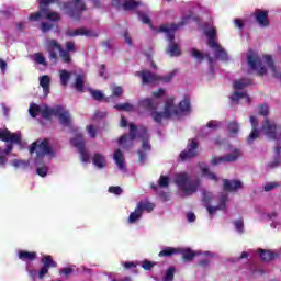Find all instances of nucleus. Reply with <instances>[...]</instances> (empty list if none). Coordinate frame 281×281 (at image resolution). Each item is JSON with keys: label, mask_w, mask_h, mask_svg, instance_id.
I'll return each instance as SVG.
<instances>
[{"label": "nucleus", "mask_w": 281, "mask_h": 281, "mask_svg": "<svg viewBox=\"0 0 281 281\" xmlns=\"http://www.w3.org/2000/svg\"><path fill=\"white\" fill-rule=\"evenodd\" d=\"M36 148L38 150L36 151ZM30 155H34L36 153L34 162L37 166L36 172L38 177H47V172H49V168L45 165V157H56V153H54V148H52V144L49 143V138L37 139L30 145L29 148Z\"/></svg>", "instance_id": "nucleus-1"}, {"label": "nucleus", "mask_w": 281, "mask_h": 281, "mask_svg": "<svg viewBox=\"0 0 281 281\" xmlns=\"http://www.w3.org/2000/svg\"><path fill=\"white\" fill-rule=\"evenodd\" d=\"M29 113L31 117H36L38 113H42V117H44V120H52L53 117H58L61 126H71V114H69V111L63 110V106H45L44 109H41V106H30Z\"/></svg>", "instance_id": "nucleus-2"}, {"label": "nucleus", "mask_w": 281, "mask_h": 281, "mask_svg": "<svg viewBox=\"0 0 281 281\" xmlns=\"http://www.w3.org/2000/svg\"><path fill=\"white\" fill-rule=\"evenodd\" d=\"M128 137L131 142H134V139H142V150H138V161L144 165L146 161V153L153 148L150 145V135H148V128L146 127H139L137 130V125L135 123H130V134Z\"/></svg>", "instance_id": "nucleus-3"}, {"label": "nucleus", "mask_w": 281, "mask_h": 281, "mask_svg": "<svg viewBox=\"0 0 281 281\" xmlns=\"http://www.w3.org/2000/svg\"><path fill=\"white\" fill-rule=\"evenodd\" d=\"M188 21H190V16L182 18V21L178 24H162L159 27V32H164L167 35L169 41V54L170 56H181V49L179 48V44L175 43V33L179 27H183V25H188Z\"/></svg>", "instance_id": "nucleus-4"}, {"label": "nucleus", "mask_w": 281, "mask_h": 281, "mask_svg": "<svg viewBox=\"0 0 281 281\" xmlns=\"http://www.w3.org/2000/svg\"><path fill=\"white\" fill-rule=\"evenodd\" d=\"M190 106H165L164 112L157 111V106H147L146 111L156 124L161 125L164 120L170 117H181L182 113H186Z\"/></svg>", "instance_id": "nucleus-5"}, {"label": "nucleus", "mask_w": 281, "mask_h": 281, "mask_svg": "<svg viewBox=\"0 0 281 281\" xmlns=\"http://www.w3.org/2000/svg\"><path fill=\"white\" fill-rule=\"evenodd\" d=\"M259 115H262L265 117L261 126V132L263 133V135L269 139H272V142H279V144H281V132L278 134V130H280L281 126L278 125L274 120L268 119L269 108L261 106L259 110Z\"/></svg>", "instance_id": "nucleus-6"}, {"label": "nucleus", "mask_w": 281, "mask_h": 281, "mask_svg": "<svg viewBox=\"0 0 281 281\" xmlns=\"http://www.w3.org/2000/svg\"><path fill=\"white\" fill-rule=\"evenodd\" d=\"M175 183L179 190L190 196V194H196L199 192V186H201V179H192L187 172L177 173L175 177Z\"/></svg>", "instance_id": "nucleus-7"}, {"label": "nucleus", "mask_w": 281, "mask_h": 281, "mask_svg": "<svg viewBox=\"0 0 281 281\" xmlns=\"http://www.w3.org/2000/svg\"><path fill=\"white\" fill-rule=\"evenodd\" d=\"M64 10L71 19H80L82 16V12L87 10V5L85 4V0H72L69 2L63 3Z\"/></svg>", "instance_id": "nucleus-8"}, {"label": "nucleus", "mask_w": 281, "mask_h": 281, "mask_svg": "<svg viewBox=\"0 0 281 281\" xmlns=\"http://www.w3.org/2000/svg\"><path fill=\"white\" fill-rule=\"evenodd\" d=\"M247 63L252 71H257V76H265L267 74V68L262 65V59L254 50L248 52Z\"/></svg>", "instance_id": "nucleus-9"}, {"label": "nucleus", "mask_w": 281, "mask_h": 281, "mask_svg": "<svg viewBox=\"0 0 281 281\" xmlns=\"http://www.w3.org/2000/svg\"><path fill=\"white\" fill-rule=\"evenodd\" d=\"M45 49L48 53V59L50 63L56 65V63H58V54L63 52V45H60L57 40L48 38L46 40Z\"/></svg>", "instance_id": "nucleus-10"}, {"label": "nucleus", "mask_w": 281, "mask_h": 281, "mask_svg": "<svg viewBox=\"0 0 281 281\" xmlns=\"http://www.w3.org/2000/svg\"><path fill=\"white\" fill-rule=\"evenodd\" d=\"M199 142L196 138L189 139L187 148L182 150L179 155L181 161H188V159H194L199 155Z\"/></svg>", "instance_id": "nucleus-11"}, {"label": "nucleus", "mask_w": 281, "mask_h": 281, "mask_svg": "<svg viewBox=\"0 0 281 281\" xmlns=\"http://www.w3.org/2000/svg\"><path fill=\"white\" fill-rule=\"evenodd\" d=\"M41 262L43 266L37 273L40 280H43L45 276L49 273L50 269H56V267H58V262L54 261V257L50 255L43 256Z\"/></svg>", "instance_id": "nucleus-12"}, {"label": "nucleus", "mask_w": 281, "mask_h": 281, "mask_svg": "<svg viewBox=\"0 0 281 281\" xmlns=\"http://www.w3.org/2000/svg\"><path fill=\"white\" fill-rule=\"evenodd\" d=\"M238 157H240V151L238 149H234L226 156L213 157L211 159V166H220V164H232L236 161Z\"/></svg>", "instance_id": "nucleus-13"}, {"label": "nucleus", "mask_w": 281, "mask_h": 281, "mask_svg": "<svg viewBox=\"0 0 281 281\" xmlns=\"http://www.w3.org/2000/svg\"><path fill=\"white\" fill-rule=\"evenodd\" d=\"M136 76L140 78L142 85H159V75L150 70H140L136 72Z\"/></svg>", "instance_id": "nucleus-14"}, {"label": "nucleus", "mask_w": 281, "mask_h": 281, "mask_svg": "<svg viewBox=\"0 0 281 281\" xmlns=\"http://www.w3.org/2000/svg\"><path fill=\"white\" fill-rule=\"evenodd\" d=\"M79 137L80 138H72L71 144L72 146H75L76 149H78V153L80 154V157H81V161H83V164H87V161H89L91 156L87 150L85 139H82V135H79Z\"/></svg>", "instance_id": "nucleus-15"}, {"label": "nucleus", "mask_w": 281, "mask_h": 281, "mask_svg": "<svg viewBox=\"0 0 281 281\" xmlns=\"http://www.w3.org/2000/svg\"><path fill=\"white\" fill-rule=\"evenodd\" d=\"M252 16L260 27H269L271 25V20H269V11L256 9Z\"/></svg>", "instance_id": "nucleus-16"}, {"label": "nucleus", "mask_w": 281, "mask_h": 281, "mask_svg": "<svg viewBox=\"0 0 281 281\" xmlns=\"http://www.w3.org/2000/svg\"><path fill=\"white\" fill-rule=\"evenodd\" d=\"M0 140L10 144H21V135L10 132L8 128H0Z\"/></svg>", "instance_id": "nucleus-17"}, {"label": "nucleus", "mask_w": 281, "mask_h": 281, "mask_svg": "<svg viewBox=\"0 0 281 281\" xmlns=\"http://www.w3.org/2000/svg\"><path fill=\"white\" fill-rule=\"evenodd\" d=\"M231 102L233 104H251V98L248 97L247 92L235 91L231 94Z\"/></svg>", "instance_id": "nucleus-18"}, {"label": "nucleus", "mask_w": 281, "mask_h": 281, "mask_svg": "<svg viewBox=\"0 0 281 281\" xmlns=\"http://www.w3.org/2000/svg\"><path fill=\"white\" fill-rule=\"evenodd\" d=\"M259 258L261 262H271L276 258H280V254L271 250L258 249Z\"/></svg>", "instance_id": "nucleus-19"}, {"label": "nucleus", "mask_w": 281, "mask_h": 281, "mask_svg": "<svg viewBox=\"0 0 281 281\" xmlns=\"http://www.w3.org/2000/svg\"><path fill=\"white\" fill-rule=\"evenodd\" d=\"M227 199H228L227 194H222V195H220L217 206L207 205L206 210H207L209 214H211V215L216 214L217 210H225V207H227Z\"/></svg>", "instance_id": "nucleus-20"}, {"label": "nucleus", "mask_w": 281, "mask_h": 281, "mask_svg": "<svg viewBox=\"0 0 281 281\" xmlns=\"http://www.w3.org/2000/svg\"><path fill=\"white\" fill-rule=\"evenodd\" d=\"M243 188V182L240 180H228L224 179V190L226 192H236Z\"/></svg>", "instance_id": "nucleus-21"}, {"label": "nucleus", "mask_w": 281, "mask_h": 281, "mask_svg": "<svg viewBox=\"0 0 281 281\" xmlns=\"http://www.w3.org/2000/svg\"><path fill=\"white\" fill-rule=\"evenodd\" d=\"M67 36H72V37L74 36H87L88 38H93V37L98 36V34H95L91 30H85V29L80 27L75 31H68Z\"/></svg>", "instance_id": "nucleus-22"}, {"label": "nucleus", "mask_w": 281, "mask_h": 281, "mask_svg": "<svg viewBox=\"0 0 281 281\" xmlns=\"http://www.w3.org/2000/svg\"><path fill=\"white\" fill-rule=\"evenodd\" d=\"M37 256L36 251L20 250L18 252V258L22 260V262H34Z\"/></svg>", "instance_id": "nucleus-23"}, {"label": "nucleus", "mask_w": 281, "mask_h": 281, "mask_svg": "<svg viewBox=\"0 0 281 281\" xmlns=\"http://www.w3.org/2000/svg\"><path fill=\"white\" fill-rule=\"evenodd\" d=\"M183 262H192L196 258V252L191 248H179Z\"/></svg>", "instance_id": "nucleus-24"}, {"label": "nucleus", "mask_w": 281, "mask_h": 281, "mask_svg": "<svg viewBox=\"0 0 281 281\" xmlns=\"http://www.w3.org/2000/svg\"><path fill=\"white\" fill-rule=\"evenodd\" d=\"M136 209L139 210L142 214H144V212L150 213L153 212V210H155V204H153V202H149L148 200H145L138 202Z\"/></svg>", "instance_id": "nucleus-25"}, {"label": "nucleus", "mask_w": 281, "mask_h": 281, "mask_svg": "<svg viewBox=\"0 0 281 281\" xmlns=\"http://www.w3.org/2000/svg\"><path fill=\"white\" fill-rule=\"evenodd\" d=\"M211 49H215V56L217 60L227 61L229 60V56L227 55V52L225 48H222L218 44L217 46H211Z\"/></svg>", "instance_id": "nucleus-26"}, {"label": "nucleus", "mask_w": 281, "mask_h": 281, "mask_svg": "<svg viewBox=\"0 0 281 281\" xmlns=\"http://www.w3.org/2000/svg\"><path fill=\"white\" fill-rule=\"evenodd\" d=\"M72 87L78 93H85V76L77 75Z\"/></svg>", "instance_id": "nucleus-27"}, {"label": "nucleus", "mask_w": 281, "mask_h": 281, "mask_svg": "<svg viewBox=\"0 0 281 281\" xmlns=\"http://www.w3.org/2000/svg\"><path fill=\"white\" fill-rule=\"evenodd\" d=\"M52 85V78L48 75H44L40 78V86L44 91V95H49V86Z\"/></svg>", "instance_id": "nucleus-28"}, {"label": "nucleus", "mask_w": 281, "mask_h": 281, "mask_svg": "<svg viewBox=\"0 0 281 281\" xmlns=\"http://www.w3.org/2000/svg\"><path fill=\"white\" fill-rule=\"evenodd\" d=\"M159 258H172V256H179V248L166 247L158 254Z\"/></svg>", "instance_id": "nucleus-29"}, {"label": "nucleus", "mask_w": 281, "mask_h": 281, "mask_svg": "<svg viewBox=\"0 0 281 281\" xmlns=\"http://www.w3.org/2000/svg\"><path fill=\"white\" fill-rule=\"evenodd\" d=\"M142 5L140 1L137 0H125L123 3L122 10H125V12H133V10H137Z\"/></svg>", "instance_id": "nucleus-30"}, {"label": "nucleus", "mask_w": 281, "mask_h": 281, "mask_svg": "<svg viewBox=\"0 0 281 281\" xmlns=\"http://www.w3.org/2000/svg\"><path fill=\"white\" fill-rule=\"evenodd\" d=\"M205 36H207V46L209 47H217L218 43H216V29H210L205 31Z\"/></svg>", "instance_id": "nucleus-31"}, {"label": "nucleus", "mask_w": 281, "mask_h": 281, "mask_svg": "<svg viewBox=\"0 0 281 281\" xmlns=\"http://www.w3.org/2000/svg\"><path fill=\"white\" fill-rule=\"evenodd\" d=\"M113 158L120 170H124V168H126V164L124 162V154H122L121 149H116L114 151Z\"/></svg>", "instance_id": "nucleus-32"}, {"label": "nucleus", "mask_w": 281, "mask_h": 281, "mask_svg": "<svg viewBox=\"0 0 281 281\" xmlns=\"http://www.w3.org/2000/svg\"><path fill=\"white\" fill-rule=\"evenodd\" d=\"M251 85V79H239L234 81L233 88L235 91H240L243 89H246V87H249Z\"/></svg>", "instance_id": "nucleus-33"}, {"label": "nucleus", "mask_w": 281, "mask_h": 281, "mask_svg": "<svg viewBox=\"0 0 281 281\" xmlns=\"http://www.w3.org/2000/svg\"><path fill=\"white\" fill-rule=\"evenodd\" d=\"M104 156L100 153H95L93 155L92 158V164L93 166H95L97 168H99V170H102V168H104Z\"/></svg>", "instance_id": "nucleus-34"}, {"label": "nucleus", "mask_w": 281, "mask_h": 281, "mask_svg": "<svg viewBox=\"0 0 281 281\" xmlns=\"http://www.w3.org/2000/svg\"><path fill=\"white\" fill-rule=\"evenodd\" d=\"M44 18L47 21H52L54 23H58L60 21V13L52 11V9H48L47 12H43Z\"/></svg>", "instance_id": "nucleus-35"}, {"label": "nucleus", "mask_w": 281, "mask_h": 281, "mask_svg": "<svg viewBox=\"0 0 281 281\" xmlns=\"http://www.w3.org/2000/svg\"><path fill=\"white\" fill-rule=\"evenodd\" d=\"M54 3H60V0H40L38 1V9L42 10V12H47L49 9V5Z\"/></svg>", "instance_id": "nucleus-36"}, {"label": "nucleus", "mask_w": 281, "mask_h": 281, "mask_svg": "<svg viewBox=\"0 0 281 281\" xmlns=\"http://www.w3.org/2000/svg\"><path fill=\"white\" fill-rule=\"evenodd\" d=\"M89 93L91 98L97 102H106V97H104V93H102V91L89 89Z\"/></svg>", "instance_id": "nucleus-37"}, {"label": "nucleus", "mask_w": 281, "mask_h": 281, "mask_svg": "<svg viewBox=\"0 0 281 281\" xmlns=\"http://www.w3.org/2000/svg\"><path fill=\"white\" fill-rule=\"evenodd\" d=\"M274 160L272 162L268 164V168H278V166H280V155H281V146H277L274 147Z\"/></svg>", "instance_id": "nucleus-38"}, {"label": "nucleus", "mask_w": 281, "mask_h": 281, "mask_svg": "<svg viewBox=\"0 0 281 281\" xmlns=\"http://www.w3.org/2000/svg\"><path fill=\"white\" fill-rule=\"evenodd\" d=\"M200 169L202 171V175H204V177H207V179H211V181H218V177L216 176V173L210 171V168L207 166H200Z\"/></svg>", "instance_id": "nucleus-39"}, {"label": "nucleus", "mask_w": 281, "mask_h": 281, "mask_svg": "<svg viewBox=\"0 0 281 281\" xmlns=\"http://www.w3.org/2000/svg\"><path fill=\"white\" fill-rule=\"evenodd\" d=\"M59 78H60V82L63 85V87H67V85L69 83V79L71 78V74H69V71L67 70H60L59 72Z\"/></svg>", "instance_id": "nucleus-40"}, {"label": "nucleus", "mask_w": 281, "mask_h": 281, "mask_svg": "<svg viewBox=\"0 0 281 281\" xmlns=\"http://www.w3.org/2000/svg\"><path fill=\"white\" fill-rule=\"evenodd\" d=\"M258 137H260V130L252 128L250 134L247 137V144H254V142H256Z\"/></svg>", "instance_id": "nucleus-41"}, {"label": "nucleus", "mask_w": 281, "mask_h": 281, "mask_svg": "<svg viewBox=\"0 0 281 281\" xmlns=\"http://www.w3.org/2000/svg\"><path fill=\"white\" fill-rule=\"evenodd\" d=\"M191 56L195 60H199V63H203V60H205V54L196 48H191Z\"/></svg>", "instance_id": "nucleus-42"}, {"label": "nucleus", "mask_w": 281, "mask_h": 281, "mask_svg": "<svg viewBox=\"0 0 281 281\" xmlns=\"http://www.w3.org/2000/svg\"><path fill=\"white\" fill-rule=\"evenodd\" d=\"M12 166H14V168H22L23 170H26V168H30V160L14 159L12 161Z\"/></svg>", "instance_id": "nucleus-43"}, {"label": "nucleus", "mask_w": 281, "mask_h": 281, "mask_svg": "<svg viewBox=\"0 0 281 281\" xmlns=\"http://www.w3.org/2000/svg\"><path fill=\"white\" fill-rule=\"evenodd\" d=\"M59 57L61 58L63 63H65L66 65H69L71 63V54L65 50V48H61L59 53Z\"/></svg>", "instance_id": "nucleus-44"}, {"label": "nucleus", "mask_w": 281, "mask_h": 281, "mask_svg": "<svg viewBox=\"0 0 281 281\" xmlns=\"http://www.w3.org/2000/svg\"><path fill=\"white\" fill-rule=\"evenodd\" d=\"M139 218H142V213L135 207L134 212L130 213L128 223H136Z\"/></svg>", "instance_id": "nucleus-45"}, {"label": "nucleus", "mask_w": 281, "mask_h": 281, "mask_svg": "<svg viewBox=\"0 0 281 281\" xmlns=\"http://www.w3.org/2000/svg\"><path fill=\"white\" fill-rule=\"evenodd\" d=\"M136 14L139 21H142L145 25H153V22H150V18L146 13L142 11H136Z\"/></svg>", "instance_id": "nucleus-46"}, {"label": "nucleus", "mask_w": 281, "mask_h": 281, "mask_svg": "<svg viewBox=\"0 0 281 281\" xmlns=\"http://www.w3.org/2000/svg\"><path fill=\"white\" fill-rule=\"evenodd\" d=\"M34 61L37 63V65H43L44 67H47V60L45 59L43 53H35Z\"/></svg>", "instance_id": "nucleus-47"}, {"label": "nucleus", "mask_w": 281, "mask_h": 281, "mask_svg": "<svg viewBox=\"0 0 281 281\" xmlns=\"http://www.w3.org/2000/svg\"><path fill=\"white\" fill-rule=\"evenodd\" d=\"M263 58H265L268 67L271 69L272 74H274V76H276L277 69H276V64L273 61V57H271V55H265Z\"/></svg>", "instance_id": "nucleus-48"}, {"label": "nucleus", "mask_w": 281, "mask_h": 281, "mask_svg": "<svg viewBox=\"0 0 281 281\" xmlns=\"http://www.w3.org/2000/svg\"><path fill=\"white\" fill-rule=\"evenodd\" d=\"M175 271H177V268L169 267L166 271V274L164 277V281H172L175 280Z\"/></svg>", "instance_id": "nucleus-49"}, {"label": "nucleus", "mask_w": 281, "mask_h": 281, "mask_svg": "<svg viewBox=\"0 0 281 281\" xmlns=\"http://www.w3.org/2000/svg\"><path fill=\"white\" fill-rule=\"evenodd\" d=\"M176 74L177 71L173 70L165 76L159 75V78H160L159 82H165V83L170 82L175 78Z\"/></svg>", "instance_id": "nucleus-50"}, {"label": "nucleus", "mask_w": 281, "mask_h": 281, "mask_svg": "<svg viewBox=\"0 0 281 281\" xmlns=\"http://www.w3.org/2000/svg\"><path fill=\"white\" fill-rule=\"evenodd\" d=\"M228 131L231 135H237L238 131H240V125L237 122L228 123Z\"/></svg>", "instance_id": "nucleus-51"}, {"label": "nucleus", "mask_w": 281, "mask_h": 281, "mask_svg": "<svg viewBox=\"0 0 281 281\" xmlns=\"http://www.w3.org/2000/svg\"><path fill=\"white\" fill-rule=\"evenodd\" d=\"M235 229L239 233L243 234L245 232V222L243 218L234 221Z\"/></svg>", "instance_id": "nucleus-52"}, {"label": "nucleus", "mask_w": 281, "mask_h": 281, "mask_svg": "<svg viewBox=\"0 0 281 281\" xmlns=\"http://www.w3.org/2000/svg\"><path fill=\"white\" fill-rule=\"evenodd\" d=\"M40 30L41 32H43V34H47V32H49L50 30H54V24L49 22H42L40 25Z\"/></svg>", "instance_id": "nucleus-53"}, {"label": "nucleus", "mask_w": 281, "mask_h": 281, "mask_svg": "<svg viewBox=\"0 0 281 281\" xmlns=\"http://www.w3.org/2000/svg\"><path fill=\"white\" fill-rule=\"evenodd\" d=\"M108 192H110V194H115L116 196H120V194H122L124 190L120 186H111L109 187Z\"/></svg>", "instance_id": "nucleus-54"}, {"label": "nucleus", "mask_w": 281, "mask_h": 281, "mask_svg": "<svg viewBox=\"0 0 281 281\" xmlns=\"http://www.w3.org/2000/svg\"><path fill=\"white\" fill-rule=\"evenodd\" d=\"M280 182H269L265 184L263 191L265 192H271V190H276V188H280Z\"/></svg>", "instance_id": "nucleus-55"}, {"label": "nucleus", "mask_w": 281, "mask_h": 281, "mask_svg": "<svg viewBox=\"0 0 281 281\" xmlns=\"http://www.w3.org/2000/svg\"><path fill=\"white\" fill-rule=\"evenodd\" d=\"M159 186L160 188H168L170 186V178L168 176H160Z\"/></svg>", "instance_id": "nucleus-56"}, {"label": "nucleus", "mask_w": 281, "mask_h": 281, "mask_svg": "<svg viewBox=\"0 0 281 281\" xmlns=\"http://www.w3.org/2000/svg\"><path fill=\"white\" fill-rule=\"evenodd\" d=\"M43 16L45 15L43 14V11L40 9L37 12H34L29 16V21H38L40 19H43Z\"/></svg>", "instance_id": "nucleus-57"}, {"label": "nucleus", "mask_w": 281, "mask_h": 281, "mask_svg": "<svg viewBox=\"0 0 281 281\" xmlns=\"http://www.w3.org/2000/svg\"><path fill=\"white\" fill-rule=\"evenodd\" d=\"M87 131L92 139H95L98 136V130H95V125H88Z\"/></svg>", "instance_id": "nucleus-58"}, {"label": "nucleus", "mask_w": 281, "mask_h": 281, "mask_svg": "<svg viewBox=\"0 0 281 281\" xmlns=\"http://www.w3.org/2000/svg\"><path fill=\"white\" fill-rule=\"evenodd\" d=\"M65 52H68V53H76L78 49L76 48V43L70 41V42H67L66 43V49H64Z\"/></svg>", "instance_id": "nucleus-59"}, {"label": "nucleus", "mask_w": 281, "mask_h": 281, "mask_svg": "<svg viewBox=\"0 0 281 281\" xmlns=\"http://www.w3.org/2000/svg\"><path fill=\"white\" fill-rule=\"evenodd\" d=\"M122 93H124V90L120 86H116L112 89V98H120Z\"/></svg>", "instance_id": "nucleus-60"}, {"label": "nucleus", "mask_w": 281, "mask_h": 281, "mask_svg": "<svg viewBox=\"0 0 281 281\" xmlns=\"http://www.w3.org/2000/svg\"><path fill=\"white\" fill-rule=\"evenodd\" d=\"M155 265H157V263L149 261V260H144L142 267L145 271H150V269H153V267H155Z\"/></svg>", "instance_id": "nucleus-61"}, {"label": "nucleus", "mask_w": 281, "mask_h": 281, "mask_svg": "<svg viewBox=\"0 0 281 281\" xmlns=\"http://www.w3.org/2000/svg\"><path fill=\"white\" fill-rule=\"evenodd\" d=\"M191 101L188 94H184L183 100L179 102L178 106H190Z\"/></svg>", "instance_id": "nucleus-62"}, {"label": "nucleus", "mask_w": 281, "mask_h": 281, "mask_svg": "<svg viewBox=\"0 0 281 281\" xmlns=\"http://www.w3.org/2000/svg\"><path fill=\"white\" fill-rule=\"evenodd\" d=\"M13 148H14V146H12V143L8 144L5 149L1 148V157H5V155H10V153H12Z\"/></svg>", "instance_id": "nucleus-63"}, {"label": "nucleus", "mask_w": 281, "mask_h": 281, "mask_svg": "<svg viewBox=\"0 0 281 281\" xmlns=\"http://www.w3.org/2000/svg\"><path fill=\"white\" fill-rule=\"evenodd\" d=\"M206 126L207 128H213L214 131H216V128L221 126V122L212 120L206 124Z\"/></svg>", "instance_id": "nucleus-64"}]
</instances>
